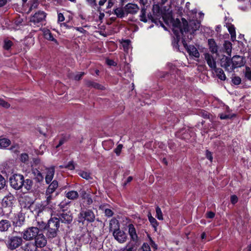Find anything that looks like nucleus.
Here are the masks:
<instances>
[{"mask_svg":"<svg viewBox=\"0 0 251 251\" xmlns=\"http://www.w3.org/2000/svg\"><path fill=\"white\" fill-rule=\"evenodd\" d=\"M183 23V27H180V33L182 35V43L189 54L198 58L200 53L198 50L193 45L188 46L186 42L191 40L195 32L200 27V23L197 20H190L189 23L184 19L182 18Z\"/></svg>","mask_w":251,"mask_h":251,"instance_id":"f257e3e1","label":"nucleus"},{"mask_svg":"<svg viewBox=\"0 0 251 251\" xmlns=\"http://www.w3.org/2000/svg\"><path fill=\"white\" fill-rule=\"evenodd\" d=\"M109 230L113 232V235L119 243H125L127 239L126 234L119 228L118 222L115 219H112L109 223Z\"/></svg>","mask_w":251,"mask_h":251,"instance_id":"f03ea898","label":"nucleus"},{"mask_svg":"<svg viewBox=\"0 0 251 251\" xmlns=\"http://www.w3.org/2000/svg\"><path fill=\"white\" fill-rule=\"evenodd\" d=\"M59 227V219L56 217L51 218L44 227V229L47 231V236L49 238H53L56 237Z\"/></svg>","mask_w":251,"mask_h":251,"instance_id":"7ed1b4c3","label":"nucleus"},{"mask_svg":"<svg viewBox=\"0 0 251 251\" xmlns=\"http://www.w3.org/2000/svg\"><path fill=\"white\" fill-rule=\"evenodd\" d=\"M24 240L23 236L9 235L5 242V245L8 250L13 251L19 247L21 248V246L24 242Z\"/></svg>","mask_w":251,"mask_h":251,"instance_id":"20e7f679","label":"nucleus"},{"mask_svg":"<svg viewBox=\"0 0 251 251\" xmlns=\"http://www.w3.org/2000/svg\"><path fill=\"white\" fill-rule=\"evenodd\" d=\"M95 215L91 209L81 210L78 215V222L83 223L85 221L88 223H93L95 220Z\"/></svg>","mask_w":251,"mask_h":251,"instance_id":"39448f33","label":"nucleus"},{"mask_svg":"<svg viewBox=\"0 0 251 251\" xmlns=\"http://www.w3.org/2000/svg\"><path fill=\"white\" fill-rule=\"evenodd\" d=\"M11 186L15 190H20L23 186L24 177L21 174H14L9 178Z\"/></svg>","mask_w":251,"mask_h":251,"instance_id":"423d86ee","label":"nucleus"},{"mask_svg":"<svg viewBox=\"0 0 251 251\" xmlns=\"http://www.w3.org/2000/svg\"><path fill=\"white\" fill-rule=\"evenodd\" d=\"M39 233V229L37 227H29L23 231V238L26 241H32L36 238Z\"/></svg>","mask_w":251,"mask_h":251,"instance_id":"0eeeda50","label":"nucleus"},{"mask_svg":"<svg viewBox=\"0 0 251 251\" xmlns=\"http://www.w3.org/2000/svg\"><path fill=\"white\" fill-rule=\"evenodd\" d=\"M174 28L173 31L174 34L176 35V38L174 39V41L173 42V45L174 48H176L177 50H179L178 42L179 40V32H180V28L183 27V23L182 21V24L179 20H177L173 25Z\"/></svg>","mask_w":251,"mask_h":251,"instance_id":"6e6552de","label":"nucleus"},{"mask_svg":"<svg viewBox=\"0 0 251 251\" xmlns=\"http://www.w3.org/2000/svg\"><path fill=\"white\" fill-rule=\"evenodd\" d=\"M46 14L43 11H38L31 17L30 22L34 24V25L39 26L42 22L45 20Z\"/></svg>","mask_w":251,"mask_h":251,"instance_id":"1a4fd4ad","label":"nucleus"},{"mask_svg":"<svg viewBox=\"0 0 251 251\" xmlns=\"http://www.w3.org/2000/svg\"><path fill=\"white\" fill-rule=\"evenodd\" d=\"M11 221L14 226L21 227L24 224L25 216L21 212L15 213L14 217L11 218Z\"/></svg>","mask_w":251,"mask_h":251,"instance_id":"9d476101","label":"nucleus"},{"mask_svg":"<svg viewBox=\"0 0 251 251\" xmlns=\"http://www.w3.org/2000/svg\"><path fill=\"white\" fill-rule=\"evenodd\" d=\"M36 248H42L45 247L47 244V241L46 237L42 233H39L34 239L33 242Z\"/></svg>","mask_w":251,"mask_h":251,"instance_id":"9b49d317","label":"nucleus"},{"mask_svg":"<svg viewBox=\"0 0 251 251\" xmlns=\"http://www.w3.org/2000/svg\"><path fill=\"white\" fill-rule=\"evenodd\" d=\"M127 227L128 233L130 236V240L135 243H138L139 241V237L137 234L136 230L134 226L132 224H130L128 225Z\"/></svg>","mask_w":251,"mask_h":251,"instance_id":"f8f14e48","label":"nucleus"},{"mask_svg":"<svg viewBox=\"0 0 251 251\" xmlns=\"http://www.w3.org/2000/svg\"><path fill=\"white\" fill-rule=\"evenodd\" d=\"M220 64L222 67L225 68L226 71L228 72L232 71L231 59L225 55L223 56L220 60Z\"/></svg>","mask_w":251,"mask_h":251,"instance_id":"ddd939ff","label":"nucleus"},{"mask_svg":"<svg viewBox=\"0 0 251 251\" xmlns=\"http://www.w3.org/2000/svg\"><path fill=\"white\" fill-rule=\"evenodd\" d=\"M57 218L59 219V222L61 221L65 224H70L73 220V217L70 212H65L63 211L58 215Z\"/></svg>","mask_w":251,"mask_h":251,"instance_id":"4468645a","label":"nucleus"},{"mask_svg":"<svg viewBox=\"0 0 251 251\" xmlns=\"http://www.w3.org/2000/svg\"><path fill=\"white\" fill-rule=\"evenodd\" d=\"M12 227L11 222L8 220L2 219L0 220V232L2 233L8 232Z\"/></svg>","mask_w":251,"mask_h":251,"instance_id":"2eb2a0df","label":"nucleus"},{"mask_svg":"<svg viewBox=\"0 0 251 251\" xmlns=\"http://www.w3.org/2000/svg\"><path fill=\"white\" fill-rule=\"evenodd\" d=\"M231 65L232 67V71L234 69L240 67L244 65V62L243 58L239 55L234 56L231 59Z\"/></svg>","mask_w":251,"mask_h":251,"instance_id":"dca6fc26","label":"nucleus"},{"mask_svg":"<svg viewBox=\"0 0 251 251\" xmlns=\"http://www.w3.org/2000/svg\"><path fill=\"white\" fill-rule=\"evenodd\" d=\"M24 243L21 249L22 251H38L33 242L29 241Z\"/></svg>","mask_w":251,"mask_h":251,"instance_id":"f3484780","label":"nucleus"},{"mask_svg":"<svg viewBox=\"0 0 251 251\" xmlns=\"http://www.w3.org/2000/svg\"><path fill=\"white\" fill-rule=\"evenodd\" d=\"M14 200L15 198L14 196L11 193H9L3 198L2 200V205L4 207L12 206Z\"/></svg>","mask_w":251,"mask_h":251,"instance_id":"a211bd4d","label":"nucleus"},{"mask_svg":"<svg viewBox=\"0 0 251 251\" xmlns=\"http://www.w3.org/2000/svg\"><path fill=\"white\" fill-rule=\"evenodd\" d=\"M204 57L209 67L212 70L215 69L216 63L212 55L208 53H206L204 54Z\"/></svg>","mask_w":251,"mask_h":251,"instance_id":"6ab92c4d","label":"nucleus"},{"mask_svg":"<svg viewBox=\"0 0 251 251\" xmlns=\"http://www.w3.org/2000/svg\"><path fill=\"white\" fill-rule=\"evenodd\" d=\"M139 9L138 7L136 4L132 3H128L125 7V10L126 12V14H135L137 13Z\"/></svg>","mask_w":251,"mask_h":251,"instance_id":"aec40b11","label":"nucleus"},{"mask_svg":"<svg viewBox=\"0 0 251 251\" xmlns=\"http://www.w3.org/2000/svg\"><path fill=\"white\" fill-rule=\"evenodd\" d=\"M47 174L45 177V181L47 184H49L52 180L54 175V168L53 167L47 169Z\"/></svg>","mask_w":251,"mask_h":251,"instance_id":"412c9836","label":"nucleus"},{"mask_svg":"<svg viewBox=\"0 0 251 251\" xmlns=\"http://www.w3.org/2000/svg\"><path fill=\"white\" fill-rule=\"evenodd\" d=\"M146 10L145 7H144L143 8H142V9H141V14H140V21H142V22H143L144 23H146L148 21V19H149V20H151L152 21H154V18L152 16V15H151V14L148 15V17H146Z\"/></svg>","mask_w":251,"mask_h":251,"instance_id":"4be33fe9","label":"nucleus"},{"mask_svg":"<svg viewBox=\"0 0 251 251\" xmlns=\"http://www.w3.org/2000/svg\"><path fill=\"white\" fill-rule=\"evenodd\" d=\"M85 85L88 87L94 88L99 90H103L104 87L99 83L94 81L86 80H85Z\"/></svg>","mask_w":251,"mask_h":251,"instance_id":"5701e85b","label":"nucleus"},{"mask_svg":"<svg viewBox=\"0 0 251 251\" xmlns=\"http://www.w3.org/2000/svg\"><path fill=\"white\" fill-rule=\"evenodd\" d=\"M32 173L33 174L34 179L35 180L39 183H41L44 180V176L42 173L37 169H33Z\"/></svg>","mask_w":251,"mask_h":251,"instance_id":"b1692460","label":"nucleus"},{"mask_svg":"<svg viewBox=\"0 0 251 251\" xmlns=\"http://www.w3.org/2000/svg\"><path fill=\"white\" fill-rule=\"evenodd\" d=\"M208 44L210 51L212 53H216L218 51V47L214 39L212 38L209 39L208 40Z\"/></svg>","mask_w":251,"mask_h":251,"instance_id":"393cba45","label":"nucleus"},{"mask_svg":"<svg viewBox=\"0 0 251 251\" xmlns=\"http://www.w3.org/2000/svg\"><path fill=\"white\" fill-rule=\"evenodd\" d=\"M58 186V182L54 180L50 184L48 188L46 190V195L51 194Z\"/></svg>","mask_w":251,"mask_h":251,"instance_id":"a878e982","label":"nucleus"},{"mask_svg":"<svg viewBox=\"0 0 251 251\" xmlns=\"http://www.w3.org/2000/svg\"><path fill=\"white\" fill-rule=\"evenodd\" d=\"M153 15L154 19H157L161 15V11L160 6L158 4H154L152 6Z\"/></svg>","mask_w":251,"mask_h":251,"instance_id":"bb28decb","label":"nucleus"},{"mask_svg":"<svg viewBox=\"0 0 251 251\" xmlns=\"http://www.w3.org/2000/svg\"><path fill=\"white\" fill-rule=\"evenodd\" d=\"M65 197L71 200H74L77 199L79 196L77 192L74 190L70 191L67 192L66 191L65 192Z\"/></svg>","mask_w":251,"mask_h":251,"instance_id":"cd10ccee","label":"nucleus"},{"mask_svg":"<svg viewBox=\"0 0 251 251\" xmlns=\"http://www.w3.org/2000/svg\"><path fill=\"white\" fill-rule=\"evenodd\" d=\"M216 74L217 76L221 80H225L226 79V76L223 71L221 68H215L213 70Z\"/></svg>","mask_w":251,"mask_h":251,"instance_id":"c85d7f7f","label":"nucleus"},{"mask_svg":"<svg viewBox=\"0 0 251 251\" xmlns=\"http://www.w3.org/2000/svg\"><path fill=\"white\" fill-rule=\"evenodd\" d=\"M46 195V200L42 201V202L44 203V204L47 205V207L49 208L50 209H52L53 207V203L51 201L52 199V197L51 194Z\"/></svg>","mask_w":251,"mask_h":251,"instance_id":"c756f323","label":"nucleus"},{"mask_svg":"<svg viewBox=\"0 0 251 251\" xmlns=\"http://www.w3.org/2000/svg\"><path fill=\"white\" fill-rule=\"evenodd\" d=\"M114 14H115L118 18H122L125 17L126 12L125 8H117L114 10Z\"/></svg>","mask_w":251,"mask_h":251,"instance_id":"7c9ffc66","label":"nucleus"},{"mask_svg":"<svg viewBox=\"0 0 251 251\" xmlns=\"http://www.w3.org/2000/svg\"><path fill=\"white\" fill-rule=\"evenodd\" d=\"M33 181L30 179H24L23 186L24 188L27 191H30L32 190L33 186Z\"/></svg>","mask_w":251,"mask_h":251,"instance_id":"2f4dec72","label":"nucleus"},{"mask_svg":"<svg viewBox=\"0 0 251 251\" xmlns=\"http://www.w3.org/2000/svg\"><path fill=\"white\" fill-rule=\"evenodd\" d=\"M37 214L38 215H39V214L41 212H42L44 210H47L48 211H49L50 209H49L48 207H47V205L44 204V203L42 202H41V203L38 204V205H37Z\"/></svg>","mask_w":251,"mask_h":251,"instance_id":"473e14b6","label":"nucleus"},{"mask_svg":"<svg viewBox=\"0 0 251 251\" xmlns=\"http://www.w3.org/2000/svg\"><path fill=\"white\" fill-rule=\"evenodd\" d=\"M148 219H149L150 222L151 223V224L152 225V226H153V227L154 228V230L156 231V227L158 226L157 221L154 217H153L151 216V214L150 212H149V213L148 214Z\"/></svg>","mask_w":251,"mask_h":251,"instance_id":"72a5a7b5","label":"nucleus"},{"mask_svg":"<svg viewBox=\"0 0 251 251\" xmlns=\"http://www.w3.org/2000/svg\"><path fill=\"white\" fill-rule=\"evenodd\" d=\"M44 36L45 38L48 40L54 41L56 43L57 42L56 40L53 37L52 34L49 30L44 32Z\"/></svg>","mask_w":251,"mask_h":251,"instance_id":"f704fd0d","label":"nucleus"},{"mask_svg":"<svg viewBox=\"0 0 251 251\" xmlns=\"http://www.w3.org/2000/svg\"><path fill=\"white\" fill-rule=\"evenodd\" d=\"M10 140L7 138H2L0 140V146L3 148H6L10 144Z\"/></svg>","mask_w":251,"mask_h":251,"instance_id":"c9c22d12","label":"nucleus"},{"mask_svg":"<svg viewBox=\"0 0 251 251\" xmlns=\"http://www.w3.org/2000/svg\"><path fill=\"white\" fill-rule=\"evenodd\" d=\"M156 217L159 220H163V217L160 208L159 206L156 207Z\"/></svg>","mask_w":251,"mask_h":251,"instance_id":"e433bc0d","label":"nucleus"},{"mask_svg":"<svg viewBox=\"0 0 251 251\" xmlns=\"http://www.w3.org/2000/svg\"><path fill=\"white\" fill-rule=\"evenodd\" d=\"M13 45V43L9 40H5L4 41L3 48L6 50H8Z\"/></svg>","mask_w":251,"mask_h":251,"instance_id":"4c0bfd02","label":"nucleus"},{"mask_svg":"<svg viewBox=\"0 0 251 251\" xmlns=\"http://www.w3.org/2000/svg\"><path fill=\"white\" fill-rule=\"evenodd\" d=\"M78 175L81 176L82 178L86 179L87 180H89L91 178V176H90V174L84 171L80 172L78 173Z\"/></svg>","mask_w":251,"mask_h":251,"instance_id":"58836bf2","label":"nucleus"},{"mask_svg":"<svg viewBox=\"0 0 251 251\" xmlns=\"http://www.w3.org/2000/svg\"><path fill=\"white\" fill-rule=\"evenodd\" d=\"M0 106L5 108H8L10 107V104L4 100L0 99Z\"/></svg>","mask_w":251,"mask_h":251,"instance_id":"ea45409f","label":"nucleus"},{"mask_svg":"<svg viewBox=\"0 0 251 251\" xmlns=\"http://www.w3.org/2000/svg\"><path fill=\"white\" fill-rule=\"evenodd\" d=\"M123 147V146L122 144H119L118 145L116 148L114 149V152L117 156L120 155Z\"/></svg>","mask_w":251,"mask_h":251,"instance_id":"a19ab883","label":"nucleus"},{"mask_svg":"<svg viewBox=\"0 0 251 251\" xmlns=\"http://www.w3.org/2000/svg\"><path fill=\"white\" fill-rule=\"evenodd\" d=\"M6 181L4 178L0 175V190L3 189L5 186Z\"/></svg>","mask_w":251,"mask_h":251,"instance_id":"79ce46f5","label":"nucleus"},{"mask_svg":"<svg viewBox=\"0 0 251 251\" xmlns=\"http://www.w3.org/2000/svg\"><path fill=\"white\" fill-rule=\"evenodd\" d=\"M21 160L24 163H25L28 160V155L26 153H22L21 155Z\"/></svg>","mask_w":251,"mask_h":251,"instance_id":"37998d69","label":"nucleus"},{"mask_svg":"<svg viewBox=\"0 0 251 251\" xmlns=\"http://www.w3.org/2000/svg\"><path fill=\"white\" fill-rule=\"evenodd\" d=\"M65 168L68 169L70 170H73L75 169V165L74 162L71 161H70L67 165H65Z\"/></svg>","mask_w":251,"mask_h":251,"instance_id":"c03bdc74","label":"nucleus"},{"mask_svg":"<svg viewBox=\"0 0 251 251\" xmlns=\"http://www.w3.org/2000/svg\"><path fill=\"white\" fill-rule=\"evenodd\" d=\"M130 41L129 40H125L123 43V46L125 50L128 49Z\"/></svg>","mask_w":251,"mask_h":251,"instance_id":"a18cd8bd","label":"nucleus"},{"mask_svg":"<svg viewBox=\"0 0 251 251\" xmlns=\"http://www.w3.org/2000/svg\"><path fill=\"white\" fill-rule=\"evenodd\" d=\"M246 77L249 80H251V69L249 67L246 68Z\"/></svg>","mask_w":251,"mask_h":251,"instance_id":"49530a36","label":"nucleus"},{"mask_svg":"<svg viewBox=\"0 0 251 251\" xmlns=\"http://www.w3.org/2000/svg\"><path fill=\"white\" fill-rule=\"evenodd\" d=\"M228 30L232 37L235 36V30L234 27L233 25L229 26Z\"/></svg>","mask_w":251,"mask_h":251,"instance_id":"de8ad7c7","label":"nucleus"},{"mask_svg":"<svg viewBox=\"0 0 251 251\" xmlns=\"http://www.w3.org/2000/svg\"><path fill=\"white\" fill-rule=\"evenodd\" d=\"M104 213L105 215L108 217H112L113 215V211L111 209L108 208L105 209Z\"/></svg>","mask_w":251,"mask_h":251,"instance_id":"09e8293b","label":"nucleus"},{"mask_svg":"<svg viewBox=\"0 0 251 251\" xmlns=\"http://www.w3.org/2000/svg\"><path fill=\"white\" fill-rule=\"evenodd\" d=\"M232 82L235 85H238L241 83V80L239 77H234L232 80Z\"/></svg>","mask_w":251,"mask_h":251,"instance_id":"8fccbe9b","label":"nucleus"},{"mask_svg":"<svg viewBox=\"0 0 251 251\" xmlns=\"http://www.w3.org/2000/svg\"><path fill=\"white\" fill-rule=\"evenodd\" d=\"M106 64L109 66H116L117 63L112 59H107L106 61Z\"/></svg>","mask_w":251,"mask_h":251,"instance_id":"3c124183","label":"nucleus"},{"mask_svg":"<svg viewBox=\"0 0 251 251\" xmlns=\"http://www.w3.org/2000/svg\"><path fill=\"white\" fill-rule=\"evenodd\" d=\"M232 116H230L229 114H220V118L222 120L230 119Z\"/></svg>","mask_w":251,"mask_h":251,"instance_id":"603ef678","label":"nucleus"},{"mask_svg":"<svg viewBox=\"0 0 251 251\" xmlns=\"http://www.w3.org/2000/svg\"><path fill=\"white\" fill-rule=\"evenodd\" d=\"M231 202L234 204L238 201V198L236 195H232L230 198Z\"/></svg>","mask_w":251,"mask_h":251,"instance_id":"864d4df0","label":"nucleus"},{"mask_svg":"<svg viewBox=\"0 0 251 251\" xmlns=\"http://www.w3.org/2000/svg\"><path fill=\"white\" fill-rule=\"evenodd\" d=\"M84 74H85L84 73L81 72V73L76 75L74 77V79L75 80H78L81 78V77H82L83 75H84Z\"/></svg>","mask_w":251,"mask_h":251,"instance_id":"5fc2aeb1","label":"nucleus"},{"mask_svg":"<svg viewBox=\"0 0 251 251\" xmlns=\"http://www.w3.org/2000/svg\"><path fill=\"white\" fill-rule=\"evenodd\" d=\"M206 156L207 158L209 159L210 161H212L213 157L212 153L210 151H208V150L206 151Z\"/></svg>","mask_w":251,"mask_h":251,"instance_id":"6e6d98bb","label":"nucleus"},{"mask_svg":"<svg viewBox=\"0 0 251 251\" xmlns=\"http://www.w3.org/2000/svg\"><path fill=\"white\" fill-rule=\"evenodd\" d=\"M65 20V18L63 16V15L61 13H59L58 14V22H63Z\"/></svg>","mask_w":251,"mask_h":251,"instance_id":"4d7b16f0","label":"nucleus"},{"mask_svg":"<svg viewBox=\"0 0 251 251\" xmlns=\"http://www.w3.org/2000/svg\"><path fill=\"white\" fill-rule=\"evenodd\" d=\"M215 216V213L212 211H209L207 213L206 217L208 218L212 219Z\"/></svg>","mask_w":251,"mask_h":251,"instance_id":"13d9d810","label":"nucleus"},{"mask_svg":"<svg viewBox=\"0 0 251 251\" xmlns=\"http://www.w3.org/2000/svg\"><path fill=\"white\" fill-rule=\"evenodd\" d=\"M142 248L143 251H151L149 246L147 244H144Z\"/></svg>","mask_w":251,"mask_h":251,"instance_id":"bf43d9fd","label":"nucleus"},{"mask_svg":"<svg viewBox=\"0 0 251 251\" xmlns=\"http://www.w3.org/2000/svg\"><path fill=\"white\" fill-rule=\"evenodd\" d=\"M18 150L19 147L18 146H12V147L10 148V150L15 153L18 152Z\"/></svg>","mask_w":251,"mask_h":251,"instance_id":"052dcab7","label":"nucleus"},{"mask_svg":"<svg viewBox=\"0 0 251 251\" xmlns=\"http://www.w3.org/2000/svg\"><path fill=\"white\" fill-rule=\"evenodd\" d=\"M80 194L81 195V197L83 199H86V196L88 195L84 190L81 191Z\"/></svg>","mask_w":251,"mask_h":251,"instance_id":"680f3d73","label":"nucleus"},{"mask_svg":"<svg viewBox=\"0 0 251 251\" xmlns=\"http://www.w3.org/2000/svg\"><path fill=\"white\" fill-rule=\"evenodd\" d=\"M86 199H87V204H91L93 203V200L90 197V195H87L86 197Z\"/></svg>","mask_w":251,"mask_h":251,"instance_id":"e2e57ef3","label":"nucleus"},{"mask_svg":"<svg viewBox=\"0 0 251 251\" xmlns=\"http://www.w3.org/2000/svg\"><path fill=\"white\" fill-rule=\"evenodd\" d=\"M201 115L204 118H209V113L207 112H201Z\"/></svg>","mask_w":251,"mask_h":251,"instance_id":"0e129e2a","label":"nucleus"},{"mask_svg":"<svg viewBox=\"0 0 251 251\" xmlns=\"http://www.w3.org/2000/svg\"><path fill=\"white\" fill-rule=\"evenodd\" d=\"M7 0H0V7L4 6L7 3Z\"/></svg>","mask_w":251,"mask_h":251,"instance_id":"69168bd1","label":"nucleus"},{"mask_svg":"<svg viewBox=\"0 0 251 251\" xmlns=\"http://www.w3.org/2000/svg\"><path fill=\"white\" fill-rule=\"evenodd\" d=\"M91 5H96V1L95 0H86Z\"/></svg>","mask_w":251,"mask_h":251,"instance_id":"338daca9","label":"nucleus"},{"mask_svg":"<svg viewBox=\"0 0 251 251\" xmlns=\"http://www.w3.org/2000/svg\"><path fill=\"white\" fill-rule=\"evenodd\" d=\"M133 178L132 176H128L126 180V182L125 183V185H126L127 183L130 182L132 180Z\"/></svg>","mask_w":251,"mask_h":251,"instance_id":"774afa93","label":"nucleus"}]
</instances>
